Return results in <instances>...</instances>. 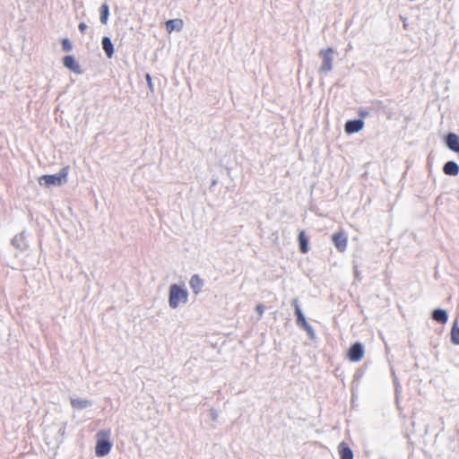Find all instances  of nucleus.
Listing matches in <instances>:
<instances>
[{
	"label": "nucleus",
	"mask_w": 459,
	"mask_h": 459,
	"mask_svg": "<svg viewBox=\"0 0 459 459\" xmlns=\"http://www.w3.org/2000/svg\"><path fill=\"white\" fill-rule=\"evenodd\" d=\"M188 301L187 290L176 283L171 284L169 290V305L171 308H177L180 304H186Z\"/></svg>",
	"instance_id": "obj_1"
},
{
	"label": "nucleus",
	"mask_w": 459,
	"mask_h": 459,
	"mask_svg": "<svg viewBox=\"0 0 459 459\" xmlns=\"http://www.w3.org/2000/svg\"><path fill=\"white\" fill-rule=\"evenodd\" d=\"M68 170V167H64L56 174L43 175L39 178V184L45 187L62 186L67 181Z\"/></svg>",
	"instance_id": "obj_2"
},
{
	"label": "nucleus",
	"mask_w": 459,
	"mask_h": 459,
	"mask_svg": "<svg viewBox=\"0 0 459 459\" xmlns=\"http://www.w3.org/2000/svg\"><path fill=\"white\" fill-rule=\"evenodd\" d=\"M109 433L105 431H100L97 434V444L95 447V454L97 456L103 457L107 455L112 447V443L108 439Z\"/></svg>",
	"instance_id": "obj_3"
},
{
	"label": "nucleus",
	"mask_w": 459,
	"mask_h": 459,
	"mask_svg": "<svg viewBox=\"0 0 459 459\" xmlns=\"http://www.w3.org/2000/svg\"><path fill=\"white\" fill-rule=\"evenodd\" d=\"M334 50L327 48L319 51L318 56L322 59V65L318 68L320 74H328L333 70Z\"/></svg>",
	"instance_id": "obj_4"
},
{
	"label": "nucleus",
	"mask_w": 459,
	"mask_h": 459,
	"mask_svg": "<svg viewBox=\"0 0 459 459\" xmlns=\"http://www.w3.org/2000/svg\"><path fill=\"white\" fill-rule=\"evenodd\" d=\"M364 352L363 344L359 342H357L349 348L347 357L349 360L352 362H358L363 358Z\"/></svg>",
	"instance_id": "obj_5"
},
{
	"label": "nucleus",
	"mask_w": 459,
	"mask_h": 459,
	"mask_svg": "<svg viewBox=\"0 0 459 459\" xmlns=\"http://www.w3.org/2000/svg\"><path fill=\"white\" fill-rule=\"evenodd\" d=\"M364 124V121L360 118L348 120L344 125V131L349 134L359 133L363 129Z\"/></svg>",
	"instance_id": "obj_6"
},
{
	"label": "nucleus",
	"mask_w": 459,
	"mask_h": 459,
	"mask_svg": "<svg viewBox=\"0 0 459 459\" xmlns=\"http://www.w3.org/2000/svg\"><path fill=\"white\" fill-rule=\"evenodd\" d=\"M332 241L338 251L344 252L347 247V237L344 232L339 231L332 236Z\"/></svg>",
	"instance_id": "obj_7"
},
{
	"label": "nucleus",
	"mask_w": 459,
	"mask_h": 459,
	"mask_svg": "<svg viewBox=\"0 0 459 459\" xmlns=\"http://www.w3.org/2000/svg\"><path fill=\"white\" fill-rule=\"evenodd\" d=\"M63 65L65 68L74 72L76 74H82V70L81 69L80 65L73 56H65L63 58Z\"/></svg>",
	"instance_id": "obj_8"
},
{
	"label": "nucleus",
	"mask_w": 459,
	"mask_h": 459,
	"mask_svg": "<svg viewBox=\"0 0 459 459\" xmlns=\"http://www.w3.org/2000/svg\"><path fill=\"white\" fill-rule=\"evenodd\" d=\"M446 144L451 151L459 153V136L455 133H449L446 137Z\"/></svg>",
	"instance_id": "obj_9"
},
{
	"label": "nucleus",
	"mask_w": 459,
	"mask_h": 459,
	"mask_svg": "<svg viewBox=\"0 0 459 459\" xmlns=\"http://www.w3.org/2000/svg\"><path fill=\"white\" fill-rule=\"evenodd\" d=\"M291 305L294 307V309H295V315L297 316V319H296V324L299 327L307 324V320H306V317L299 305V300L298 299H292L291 301Z\"/></svg>",
	"instance_id": "obj_10"
},
{
	"label": "nucleus",
	"mask_w": 459,
	"mask_h": 459,
	"mask_svg": "<svg viewBox=\"0 0 459 459\" xmlns=\"http://www.w3.org/2000/svg\"><path fill=\"white\" fill-rule=\"evenodd\" d=\"M189 285L195 294H199L202 291L204 283L198 274H194L190 278Z\"/></svg>",
	"instance_id": "obj_11"
},
{
	"label": "nucleus",
	"mask_w": 459,
	"mask_h": 459,
	"mask_svg": "<svg viewBox=\"0 0 459 459\" xmlns=\"http://www.w3.org/2000/svg\"><path fill=\"white\" fill-rule=\"evenodd\" d=\"M443 172L447 176H457L459 174V165L454 160H449L443 166Z\"/></svg>",
	"instance_id": "obj_12"
},
{
	"label": "nucleus",
	"mask_w": 459,
	"mask_h": 459,
	"mask_svg": "<svg viewBox=\"0 0 459 459\" xmlns=\"http://www.w3.org/2000/svg\"><path fill=\"white\" fill-rule=\"evenodd\" d=\"M432 319L439 324H445L448 320L447 312L442 308H436L432 311Z\"/></svg>",
	"instance_id": "obj_13"
},
{
	"label": "nucleus",
	"mask_w": 459,
	"mask_h": 459,
	"mask_svg": "<svg viewBox=\"0 0 459 459\" xmlns=\"http://www.w3.org/2000/svg\"><path fill=\"white\" fill-rule=\"evenodd\" d=\"M12 245L19 250H24L27 248L28 245L25 241L24 232H21L18 235H15L11 241Z\"/></svg>",
	"instance_id": "obj_14"
},
{
	"label": "nucleus",
	"mask_w": 459,
	"mask_h": 459,
	"mask_svg": "<svg viewBox=\"0 0 459 459\" xmlns=\"http://www.w3.org/2000/svg\"><path fill=\"white\" fill-rule=\"evenodd\" d=\"M70 403L72 407L76 410H83L92 404L91 401L82 398H71Z\"/></svg>",
	"instance_id": "obj_15"
},
{
	"label": "nucleus",
	"mask_w": 459,
	"mask_h": 459,
	"mask_svg": "<svg viewBox=\"0 0 459 459\" xmlns=\"http://www.w3.org/2000/svg\"><path fill=\"white\" fill-rule=\"evenodd\" d=\"M101 46L104 52L106 53V56L108 58H111L114 55V46L111 39L108 36L103 37L101 40Z\"/></svg>",
	"instance_id": "obj_16"
},
{
	"label": "nucleus",
	"mask_w": 459,
	"mask_h": 459,
	"mask_svg": "<svg viewBox=\"0 0 459 459\" xmlns=\"http://www.w3.org/2000/svg\"><path fill=\"white\" fill-rule=\"evenodd\" d=\"M338 448L341 459H353V453L346 443L342 442Z\"/></svg>",
	"instance_id": "obj_17"
},
{
	"label": "nucleus",
	"mask_w": 459,
	"mask_h": 459,
	"mask_svg": "<svg viewBox=\"0 0 459 459\" xmlns=\"http://www.w3.org/2000/svg\"><path fill=\"white\" fill-rule=\"evenodd\" d=\"M183 26V22L180 19H173L166 22V29L169 32L172 30H180Z\"/></svg>",
	"instance_id": "obj_18"
},
{
	"label": "nucleus",
	"mask_w": 459,
	"mask_h": 459,
	"mask_svg": "<svg viewBox=\"0 0 459 459\" xmlns=\"http://www.w3.org/2000/svg\"><path fill=\"white\" fill-rule=\"evenodd\" d=\"M298 239L300 252L307 253L308 251V239L303 230L299 232Z\"/></svg>",
	"instance_id": "obj_19"
},
{
	"label": "nucleus",
	"mask_w": 459,
	"mask_h": 459,
	"mask_svg": "<svg viewBox=\"0 0 459 459\" xmlns=\"http://www.w3.org/2000/svg\"><path fill=\"white\" fill-rule=\"evenodd\" d=\"M451 342L455 345H459V326L457 320L454 322L451 329Z\"/></svg>",
	"instance_id": "obj_20"
},
{
	"label": "nucleus",
	"mask_w": 459,
	"mask_h": 459,
	"mask_svg": "<svg viewBox=\"0 0 459 459\" xmlns=\"http://www.w3.org/2000/svg\"><path fill=\"white\" fill-rule=\"evenodd\" d=\"M100 22L102 24H107L108 22V16H109V7L107 4H103L101 6H100Z\"/></svg>",
	"instance_id": "obj_21"
},
{
	"label": "nucleus",
	"mask_w": 459,
	"mask_h": 459,
	"mask_svg": "<svg viewBox=\"0 0 459 459\" xmlns=\"http://www.w3.org/2000/svg\"><path fill=\"white\" fill-rule=\"evenodd\" d=\"M62 48L65 52H69L72 50L73 45L67 38H65L62 40Z\"/></svg>",
	"instance_id": "obj_22"
},
{
	"label": "nucleus",
	"mask_w": 459,
	"mask_h": 459,
	"mask_svg": "<svg viewBox=\"0 0 459 459\" xmlns=\"http://www.w3.org/2000/svg\"><path fill=\"white\" fill-rule=\"evenodd\" d=\"M300 327L307 332L311 339L315 338V331L308 323Z\"/></svg>",
	"instance_id": "obj_23"
},
{
	"label": "nucleus",
	"mask_w": 459,
	"mask_h": 459,
	"mask_svg": "<svg viewBox=\"0 0 459 459\" xmlns=\"http://www.w3.org/2000/svg\"><path fill=\"white\" fill-rule=\"evenodd\" d=\"M218 416H219L218 412H217V411L215 409H210L209 410V417H210V419L212 420H214V421L217 420Z\"/></svg>",
	"instance_id": "obj_24"
},
{
	"label": "nucleus",
	"mask_w": 459,
	"mask_h": 459,
	"mask_svg": "<svg viewBox=\"0 0 459 459\" xmlns=\"http://www.w3.org/2000/svg\"><path fill=\"white\" fill-rule=\"evenodd\" d=\"M145 79L148 83L149 89L152 91H153V83H152V76L149 74H146Z\"/></svg>",
	"instance_id": "obj_25"
},
{
	"label": "nucleus",
	"mask_w": 459,
	"mask_h": 459,
	"mask_svg": "<svg viewBox=\"0 0 459 459\" xmlns=\"http://www.w3.org/2000/svg\"><path fill=\"white\" fill-rule=\"evenodd\" d=\"M78 29L79 30L82 32V33H85L86 30H87V25L84 23V22H81L79 25H78Z\"/></svg>",
	"instance_id": "obj_26"
},
{
	"label": "nucleus",
	"mask_w": 459,
	"mask_h": 459,
	"mask_svg": "<svg viewBox=\"0 0 459 459\" xmlns=\"http://www.w3.org/2000/svg\"><path fill=\"white\" fill-rule=\"evenodd\" d=\"M255 311L259 314L261 316L264 313V306L262 304H259L255 307Z\"/></svg>",
	"instance_id": "obj_27"
},
{
	"label": "nucleus",
	"mask_w": 459,
	"mask_h": 459,
	"mask_svg": "<svg viewBox=\"0 0 459 459\" xmlns=\"http://www.w3.org/2000/svg\"><path fill=\"white\" fill-rule=\"evenodd\" d=\"M368 115V111H367V110H360L359 111V116L360 117H367Z\"/></svg>",
	"instance_id": "obj_28"
},
{
	"label": "nucleus",
	"mask_w": 459,
	"mask_h": 459,
	"mask_svg": "<svg viewBox=\"0 0 459 459\" xmlns=\"http://www.w3.org/2000/svg\"><path fill=\"white\" fill-rule=\"evenodd\" d=\"M60 432L64 433L65 432V428L63 429H60Z\"/></svg>",
	"instance_id": "obj_29"
}]
</instances>
